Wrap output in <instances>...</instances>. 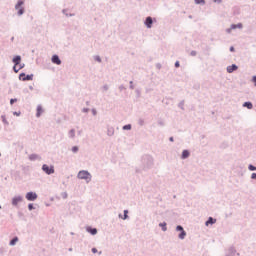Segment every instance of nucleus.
Wrapping results in <instances>:
<instances>
[{"instance_id":"49530a36","label":"nucleus","mask_w":256,"mask_h":256,"mask_svg":"<svg viewBox=\"0 0 256 256\" xmlns=\"http://www.w3.org/2000/svg\"><path fill=\"white\" fill-rule=\"evenodd\" d=\"M129 84H130V86H129L130 89H135V86L133 85V81H130Z\"/></svg>"},{"instance_id":"052dcab7","label":"nucleus","mask_w":256,"mask_h":256,"mask_svg":"<svg viewBox=\"0 0 256 256\" xmlns=\"http://www.w3.org/2000/svg\"><path fill=\"white\" fill-rule=\"evenodd\" d=\"M10 41H12V42L15 41V37L12 36Z\"/></svg>"},{"instance_id":"7ed1b4c3","label":"nucleus","mask_w":256,"mask_h":256,"mask_svg":"<svg viewBox=\"0 0 256 256\" xmlns=\"http://www.w3.org/2000/svg\"><path fill=\"white\" fill-rule=\"evenodd\" d=\"M23 5H25V1L23 0H18V2L15 5L18 17H21V15L25 13V8L23 7Z\"/></svg>"},{"instance_id":"13d9d810","label":"nucleus","mask_w":256,"mask_h":256,"mask_svg":"<svg viewBox=\"0 0 256 256\" xmlns=\"http://www.w3.org/2000/svg\"><path fill=\"white\" fill-rule=\"evenodd\" d=\"M169 141H171L173 143V141H175V139L173 137H170Z\"/></svg>"},{"instance_id":"5fc2aeb1","label":"nucleus","mask_w":256,"mask_h":256,"mask_svg":"<svg viewBox=\"0 0 256 256\" xmlns=\"http://www.w3.org/2000/svg\"><path fill=\"white\" fill-rule=\"evenodd\" d=\"M92 253H98L97 248H92Z\"/></svg>"},{"instance_id":"de8ad7c7","label":"nucleus","mask_w":256,"mask_h":256,"mask_svg":"<svg viewBox=\"0 0 256 256\" xmlns=\"http://www.w3.org/2000/svg\"><path fill=\"white\" fill-rule=\"evenodd\" d=\"M82 113H89V108H83Z\"/></svg>"},{"instance_id":"8fccbe9b","label":"nucleus","mask_w":256,"mask_h":256,"mask_svg":"<svg viewBox=\"0 0 256 256\" xmlns=\"http://www.w3.org/2000/svg\"><path fill=\"white\" fill-rule=\"evenodd\" d=\"M230 28H231L232 31H233V29H237V26H236V24H231Z\"/></svg>"},{"instance_id":"cd10ccee","label":"nucleus","mask_w":256,"mask_h":256,"mask_svg":"<svg viewBox=\"0 0 256 256\" xmlns=\"http://www.w3.org/2000/svg\"><path fill=\"white\" fill-rule=\"evenodd\" d=\"M157 124L160 126V127H165V121L163 119H159L157 121Z\"/></svg>"},{"instance_id":"c756f323","label":"nucleus","mask_w":256,"mask_h":256,"mask_svg":"<svg viewBox=\"0 0 256 256\" xmlns=\"http://www.w3.org/2000/svg\"><path fill=\"white\" fill-rule=\"evenodd\" d=\"M196 5H205V0H194Z\"/></svg>"},{"instance_id":"69168bd1","label":"nucleus","mask_w":256,"mask_h":256,"mask_svg":"<svg viewBox=\"0 0 256 256\" xmlns=\"http://www.w3.org/2000/svg\"><path fill=\"white\" fill-rule=\"evenodd\" d=\"M67 198V193H65V195H64V199H66Z\"/></svg>"},{"instance_id":"39448f33","label":"nucleus","mask_w":256,"mask_h":256,"mask_svg":"<svg viewBox=\"0 0 256 256\" xmlns=\"http://www.w3.org/2000/svg\"><path fill=\"white\" fill-rule=\"evenodd\" d=\"M33 77V74H25V72L19 74L20 81H33Z\"/></svg>"},{"instance_id":"bb28decb","label":"nucleus","mask_w":256,"mask_h":256,"mask_svg":"<svg viewBox=\"0 0 256 256\" xmlns=\"http://www.w3.org/2000/svg\"><path fill=\"white\" fill-rule=\"evenodd\" d=\"M131 128H132L131 124H126L122 127L123 131H131Z\"/></svg>"},{"instance_id":"412c9836","label":"nucleus","mask_w":256,"mask_h":256,"mask_svg":"<svg viewBox=\"0 0 256 256\" xmlns=\"http://www.w3.org/2000/svg\"><path fill=\"white\" fill-rule=\"evenodd\" d=\"M37 159H39V155L38 154H30L29 155V160L30 161H37Z\"/></svg>"},{"instance_id":"3c124183","label":"nucleus","mask_w":256,"mask_h":256,"mask_svg":"<svg viewBox=\"0 0 256 256\" xmlns=\"http://www.w3.org/2000/svg\"><path fill=\"white\" fill-rule=\"evenodd\" d=\"M19 65V69L21 70V69H23L24 67H25V64H18Z\"/></svg>"},{"instance_id":"4c0bfd02","label":"nucleus","mask_w":256,"mask_h":256,"mask_svg":"<svg viewBox=\"0 0 256 256\" xmlns=\"http://www.w3.org/2000/svg\"><path fill=\"white\" fill-rule=\"evenodd\" d=\"M190 55H191V57H196V56H197V51L192 50V51L190 52Z\"/></svg>"},{"instance_id":"4468645a","label":"nucleus","mask_w":256,"mask_h":256,"mask_svg":"<svg viewBox=\"0 0 256 256\" xmlns=\"http://www.w3.org/2000/svg\"><path fill=\"white\" fill-rule=\"evenodd\" d=\"M12 62L14 63L15 66L21 65V56L16 55L13 57Z\"/></svg>"},{"instance_id":"9b49d317","label":"nucleus","mask_w":256,"mask_h":256,"mask_svg":"<svg viewBox=\"0 0 256 256\" xmlns=\"http://www.w3.org/2000/svg\"><path fill=\"white\" fill-rule=\"evenodd\" d=\"M237 69H239V66H237V64H232L227 66L226 71L227 73H233L234 71H237Z\"/></svg>"},{"instance_id":"338daca9","label":"nucleus","mask_w":256,"mask_h":256,"mask_svg":"<svg viewBox=\"0 0 256 256\" xmlns=\"http://www.w3.org/2000/svg\"><path fill=\"white\" fill-rule=\"evenodd\" d=\"M102 253H103V252H102V251H100V252H98V255H102Z\"/></svg>"},{"instance_id":"a19ab883","label":"nucleus","mask_w":256,"mask_h":256,"mask_svg":"<svg viewBox=\"0 0 256 256\" xmlns=\"http://www.w3.org/2000/svg\"><path fill=\"white\" fill-rule=\"evenodd\" d=\"M236 29H243V24L242 23L236 24Z\"/></svg>"},{"instance_id":"1a4fd4ad","label":"nucleus","mask_w":256,"mask_h":256,"mask_svg":"<svg viewBox=\"0 0 256 256\" xmlns=\"http://www.w3.org/2000/svg\"><path fill=\"white\" fill-rule=\"evenodd\" d=\"M225 256H239V253L237 252L235 247L232 246L228 249V252L225 254Z\"/></svg>"},{"instance_id":"c85d7f7f","label":"nucleus","mask_w":256,"mask_h":256,"mask_svg":"<svg viewBox=\"0 0 256 256\" xmlns=\"http://www.w3.org/2000/svg\"><path fill=\"white\" fill-rule=\"evenodd\" d=\"M1 119H2V123H4V125H9V121H7V118H5V115H2Z\"/></svg>"},{"instance_id":"5701e85b","label":"nucleus","mask_w":256,"mask_h":256,"mask_svg":"<svg viewBox=\"0 0 256 256\" xmlns=\"http://www.w3.org/2000/svg\"><path fill=\"white\" fill-rule=\"evenodd\" d=\"M185 237H187V232L183 230L182 232L179 233L178 238L183 240L185 239Z\"/></svg>"},{"instance_id":"ddd939ff","label":"nucleus","mask_w":256,"mask_h":256,"mask_svg":"<svg viewBox=\"0 0 256 256\" xmlns=\"http://www.w3.org/2000/svg\"><path fill=\"white\" fill-rule=\"evenodd\" d=\"M118 217L119 219L126 221V219H129V210H124V214H119Z\"/></svg>"},{"instance_id":"20e7f679","label":"nucleus","mask_w":256,"mask_h":256,"mask_svg":"<svg viewBox=\"0 0 256 256\" xmlns=\"http://www.w3.org/2000/svg\"><path fill=\"white\" fill-rule=\"evenodd\" d=\"M42 171L44 173H46V175H53V173H55V166L53 165H47V164H43L42 165Z\"/></svg>"},{"instance_id":"4d7b16f0","label":"nucleus","mask_w":256,"mask_h":256,"mask_svg":"<svg viewBox=\"0 0 256 256\" xmlns=\"http://www.w3.org/2000/svg\"><path fill=\"white\" fill-rule=\"evenodd\" d=\"M232 29L231 28H227L226 29V33H231Z\"/></svg>"},{"instance_id":"7c9ffc66","label":"nucleus","mask_w":256,"mask_h":256,"mask_svg":"<svg viewBox=\"0 0 256 256\" xmlns=\"http://www.w3.org/2000/svg\"><path fill=\"white\" fill-rule=\"evenodd\" d=\"M176 231H180V233H181V232L185 231V229L183 228V226L177 225L176 226Z\"/></svg>"},{"instance_id":"423d86ee","label":"nucleus","mask_w":256,"mask_h":256,"mask_svg":"<svg viewBox=\"0 0 256 256\" xmlns=\"http://www.w3.org/2000/svg\"><path fill=\"white\" fill-rule=\"evenodd\" d=\"M26 199L27 201H36L37 199V193L33 192V191H30L26 194Z\"/></svg>"},{"instance_id":"2eb2a0df","label":"nucleus","mask_w":256,"mask_h":256,"mask_svg":"<svg viewBox=\"0 0 256 256\" xmlns=\"http://www.w3.org/2000/svg\"><path fill=\"white\" fill-rule=\"evenodd\" d=\"M87 233H90V235H97V228H93L91 226H88L86 228Z\"/></svg>"},{"instance_id":"72a5a7b5","label":"nucleus","mask_w":256,"mask_h":256,"mask_svg":"<svg viewBox=\"0 0 256 256\" xmlns=\"http://www.w3.org/2000/svg\"><path fill=\"white\" fill-rule=\"evenodd\" d=\"M94 61H97L98 63H101V56H99V55H96V56H94Z\"/></svg>"},{"instance_id":"58836bf2","label":"nucleus","mask_w":256,"mask_h":256,"mask_svg":"<svg viewBox=\"0 0 256 256\" xmlns=\"http://www.w3.org/2000/svg\"><path fill=\"white\" fill-rule=\"evenodd\" d=\"M102 90H103V91H109V85L105 84V85L102 87Z\"/></svg>"},{"instance_id":"f3484780","label":"nucleus","mask_w":256,"mask_h":256,"mask_svg":"<svg viewBox=\"0 0 256 256\" xmlns=\"http://www.w3.org/2000/svg\"><path fill=\"white\" fill-rule=\"evenodd\" d=\"M189 155H191V152H189V150H183L181 159H189Z\"/></svg>"},{"instance_id":"f03ea898","label":"nucleus","mask_w":256,"mask_h":256,"mask_svg":"<svg viewBox=\"0 0 256 256\" xmlns=\"http://www.w3.org/2000/svg\"><path fill=\"white\" fill-rule=\"evenodd\" d=\"M78 179H82L86 181V183H91V179H93V176L91 173L87 170H81L77 174Z\"/></svg>"},{"instance_id":"603ef678","label":"nucleus","mask_w":256,"mask_h":256,"mask_svg":"<svg viewBox=\"0 0 256 256\" xmlns=\"http://www.w3.org/2000/svg\"><path fill=\"white\" fill-rule=\"evenodd\" d=\"M13 115H16L17 117H19V115H21V112H13Z\"/></svg>"},{"instance_id":"0e129e2a","label":"nucleus","mask_w":256,"mask_h":256,"mask_svg":"<svg viewBox=\"0 0 256 256\" xmlns=\"http://www.w3.org/2000/svg\"><path fill=\"white\" fill-rule=\"evenodd\" d=\"M68 251H70V252L73 251V248H69Z\"/></svg>"},{"instance_id":"6e6552de","label":"nucleus","mask_w":256,"mask_h":256,"mask_svg":"<svg viewBox=\"0 0 256 256\" xmlns=\"http://www.w3.org/2000/svg\"><path fill=\"white\" fill-rule=\"evenodd\" d=\"M144 25L147 27V29H151V27H153V17L151 16L146 17L144 21Z\"/></svg>"},{"instance_id":"09e8293b","label":"nucleus","mask_w":256,"mask_h":256,"mask_svg":"<svg viewBox=\"0 0 256 256\" xmlns=\"http://www.w3.org/2000/svg\"><path fill=\"white\" fill-rule=\"evenodd\" d=\"M229 51H230L231 53H235V47L231 46L230 49H229Z\"/></svg>"},{"instance_id":"79ce46f5","label":"nucleus","mask_w":256,"mask_h":256,"mask_svg":"<svg viewBox=\"0 0 256 256\" xmlns=\"http://www.w3.org/2000/svg\"><path fill=\"white\" fill-rule=\"evenodd\" d=\"M13 71H14V73H19V71H20V69L19 68H17V66H13Z\"/></svg>"},{"instance_id":"dca6fc26","label":"nucleus","mask_w":256,"mask_h":256,"mask_svg":"<svg viewBox=\"0 0 256 256\" xmlns=\"http://www.w3.org/2000/svg\"><path fill=\"white\" fill-rule=\"evenodd\" d=\"M19 242V237L15 236L13 239L10 240L9 245L10 247H15L17 243Z\"/></svg>"},{"instance_id":"a878e982","label":"nucleus","mask_w":256,"mask_h":256,"mask_svg":"<svg viewBox=\"0 0 256 256\" xmlns=\"http://www.w3.org/2000/svg\"><path fill=\"white\" fill-rule=\"evenodd\" d=\"M62 13H63V15H65L66 17H74V16H75V14L67 13V9H63V10H62Z\"/></svg>"},{"instance_id":"6ab92c4d","label":"nucleus","mask_w":256,"mask_h":256,"mask_svg":"<svg viewBox=\"0 0 256 256\" xmlns=\"http://www.w3.org/2000/svg\"><path fill=\"white\" fill-rule=\"evenodd\" d=\"M41 113H43V107H41V105H38L37 106L36 117H41Z\"/></svg>"},{"instance_id":"473e14b6","label":"nucleus","mask_w":256,"mask_h":256,"mask_svg":"<svg viewBox=\"0 0 256 256\" xmlns=\"http://www.w3.org/2000/svg\"><path fill=\"white\" fill-rule=\"evenodd\" d=\"M71 150H72V153H78L79 152V147L78 146H73Z\"/></svg>"},{"instance_id":"a211bd4d","label":"nucleus","mask_w":256,"mask_h":256,"mask_svg":"<svg viewBox=\"0 0 256 256\" xmlns=\"http://www.w3.org/2000/svg\"><path fill=\"white\" fill-rule=\"evenodd\" d=\"M107 135H108V137H113L115 135V128L109 127L107 129Z\"/></svg>"},{"instance_id":"a18cd8bd","label":"nucleus","mask_w":256,"mask_h":256,"mask_svg":"<svg viewBox=\"0 0 256 256\" xmlns=\"http://www.w3.org/2000/svg\"><path fill=\"white\" fill-rule=\"evenodd\" d=\"M92 115L95 117L97 115V110L95 108L92 109Z\"/></svg>"},{"instance_id":"e433bc0d","label":"nucleus","mask_w":256,"mask_h":256,"mask_svg":"<svg viewBox=\"0 0 256 256\" xmlns=\"http://www.w3.org/2000/svg\"><path fill=\"white\" fill-rule=\"evenodd\" d=\"M15 103H17V98H11L10 105H14Z\"/></svg>"},{"instance_id":"393cba45","label":"nucleus","mask_w":256,"mask_h":256,"mask_svg":"<svg viewBox=\"0 0 256 256\" xmlns=\"http://www.w3.org/2000/svg\"><path fill=\"white\" fill-rule=\"evenodd\" d=\"M178 107L182 111H185V100L180 101V103L178 104Z\"/></svg>"},{"instance_id":"f8f14e48","label":"nucleus","mask_w":256,"mask_h":256,"mask_svg":"<svg viewBox=\"0 0 256 256\" xmlns=\"http://www.w3.org/2000/svg\"><path fill=\"white\" fill-rule=\"evenodd\" d=\"M217 223V219L213 217H209L208 220L205 222L206 227H209V225H215Z\"/></svg>"},{"instance_id":"b1692460","label":"nucleus","mask_w":256,"mask_h":256,"mask_svg":"<svg viewBox=\"0 0 256 256\" xmlns=\"http://www.w3.org/2000/svg\"><path fill=\"white\" fill-rule=\"evenodd\" d=\"M68 137L70 139H75V129H71L69 132H68Z\"/></svg>"},{"instance_id":"37998d69","label":"nucleus","mask_w":256,"mask_h":256,"mask_svg":"<svg viewBox=\"0 0 256 256\" xmlns=\"http://www.w3.org/2000/svg\"><path fill=\"white\" fill-rule=\"evenodd\" d=\"M135 91H136V95H137V97H141V90L136 89Z\"/></svg>"},{"instance_id":"c03bdc74","label":"nucleus","mask_w":256,"mask_h":256,"mask_svg":"<svg viewBox=\"0 0 256 256\" xmlns=\"http://www.w3.org/2000/svg\"><path fill=\"white\" fill-rule=\"evenodd\" d=\"M174 66H175L176 68H179V67H181V63H180L179 61H176L175 64H174Z\"/></svg>"},{"instance_id":"aec40b11","label":"nucleus","mask_w":256,"mask_h":256,"mask_svg":"<svg viewBox=\"0 0 256 256\" xmlns=\"http://www.w3.org/2000/svg\"><path fill=\"white\" fill-rule=\"evenodd\" d=\"M243 107H246V109H253V103L247 101L243 103Z\"/></svg>"},{"instance_id":"f257e3e1","label":"nucleus","mask_w":256,"mask_h":256,"mask_svg":"<svg viewBox=\"0 0 256 256\" xmlns=\"http://www.w3.org/2000/svg\"><path fill=\"white\" fill-rule=\"evenodd\" d=\"M153 165H155V160L151 155H144L141 159V164L139 168H136V173H143V171H149V169H153Z\"/></svg>"},{"instance_id":"0eeeda50","label":"nucleus","mask_w":256,"mask_h":256,"mask_svg":"<svg viewBox=\"0 0 256 256\" xmlns=\"http://www.w3.org/2000/svg\"><path fill=\"white\" fill-rule=\"evenodd\" d=\"M21 201H23V196H21V195L14 196V197L12 198V205H13L14 207H17V205H19V203H21Z\"/></svg>"},{"instance_id":"6e6d98bb","label":"nucleus","mask_w":256,"mask_h":256,"mask_svg":"<svg viewBox=\"0 0 256 256\" xmlns=\"http://www.w3.org/2000/svg\"><path fill=\"white\" fill-rule=\"evenodd\" d=\"M123 89H125V86L120 85V86H119V90H120V91H123Z\"/></svg>"},{"instance_id":"9d476101","label":"nucleus","mask_w":256,"mask_h":256,"mask_svg":"<svg viewBox=\"0 0 256 256\" xmlns=\"http://www.w3.org/2000/svg\"><path fill=\"white\" fill-rule=\"evenodd\" d=\"M52 63H54V65H61V58H59V55L54 54L51 58Z\"/></svg>"},{"instance_id":"ea45409f","label":"nucleus","mask_w":256,"mask_h":256,"mask_svg":"<svg viewBox=\"0 0 256 256\" xmlns=\"http://www.w3.org/2000/svg\"><path fill=\"white\" fill-rule=\"evenodd\" d=\"M250 179L256 181V173L255 172L251 174Z\"/></svg>"},{"instance_id":"680f3d73","label":"nucleus","mask_w":256,"mask_h":256,"mask_svg":"<svg viewBox=\"0 0 256 256\" xmlns=\"http://www.w3.org/2000/svg\"><path fill=\"white\" fill-rule=\"evenodd\" d=\"M30 91H33V86H29Z\"/></svg>"},{"instance_id":"2f4dec72","label":"nucleus","mask_w":256,"mask_h":256,"mask_svg":"<svg viewBox=\"0 0 256 256\" xmlns=\"http://www.w3.org/2000/svg\"><path fill=\"white\" fill-rule=\"evenodd\" d=\"M248 169H249L250 171H256V166H254L253 164H249V165H248Z\"/></svg>"},{"instance_id":"e2e57ef3","label":"nucleus","mask_w":256,"mask_h":256,"mask_svg":"<svg viewBox=\"0 0 256 256\" xmlns=\"http://www.w3.org/2000/svg\"><path fill=\"white\" fill-rule=\"evenodd\" d=\"M86 105L89 106V105H90V102H89V101H86Z\"/></svg>"},{"instance_id":"f704fd0d","label":"nucleus","mask_w":256,"mask_h":256,"mask_svg":"<svg viewBox=\"0 0 256 256\" xmlns=\"http://www.w3.org/2000/svg\"><path fill=\"white\" fill-rule=\"evenodd\" d=\"M138 124H139L141 127H143V125H145V120H143V118H140V119L138 120Z\"/></svg>"},{"instance_id":"774afa93","label":"nucleus","mask_w":256,"mask_h":256,"mask_svg":"<svg viewBox=\"0 0 256 256\" xmlns=\"http://www.w3.org/2000/svg\"><path fill=\"white\" fill-rule=\"evenodd\" d=\"M70 234H71V235H75V233H73V232H71Z\"/></svg>"},{"instance_id":"4be33fe9","label":"nucleus","mask_w":256,"mask_h":256,"mask_svg":"<svg viewBox=\"0 0 256 256\" xmlns=\"http://www.w3.org/2000/svg\"><path fill=\"white\" fill-rule=\"evenodd\" d=\"M159 227H161L162 231H167V222H161L159 223Z\"/></svg>"},{"instance_id":"864d4df0","label":"nucleus","mask_w":256,"mask_h":256,"mask_svg":"<svg viewBox=\"0 0 256 256\" xmlns=\"http://www.w3.org/2000/svg\"><path fill=\"white\" fill-rule=\"evenodd\" d=\"M252 81H253V83L256 85V76H253V77H252Z\"/></svg>"},{"instance_id":"c9c22d12","label":"nucleus","mask_w":256,"mask_h":256,"mask_svg":"<svg viewBox=\"0 0 256 256\" xmlns=\"http://www.w3.org/2000/svg\"><path fill=\"white\" fill-rule=\"evenodd\" d=\"M33 209H35V206L33 205V203L28 204V210L33 211Z\"/></svg>"},{"instance_id":"bf43d9fd","label":"nucleus","mask_w":256,"mask_h":256,"mask_svg":"<svg viewBox=\"0 0 256 256\" xmlns=\"http://www.w3.org/2000/svg\"><path fill=\"white\" fill-rule=\"evenodd\" d=\"M214 3H221V0H214Z\"/></svg>"}]
</instances>
